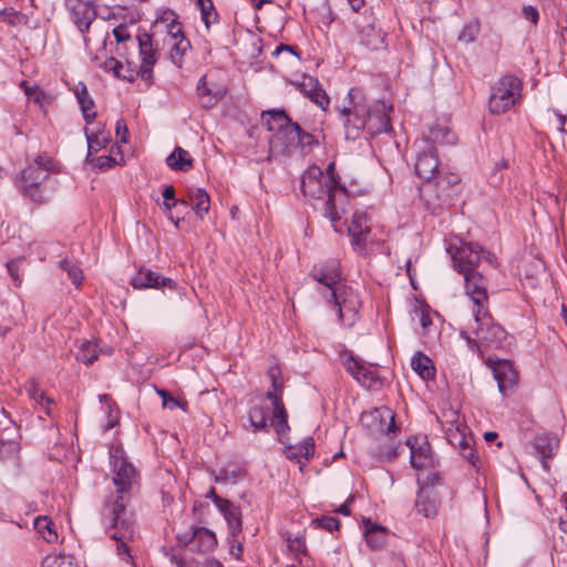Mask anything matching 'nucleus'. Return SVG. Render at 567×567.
Here are the masks:
<instances>
[{
  "mask_svg": "<svg viewBox=\"0 0 567 567\" xmlns=\"http://www.w3.org/2000/svg\"><path fill=\"white\" fill-rule=\"evenodd\" d=\"M416 511L425 517H432L437 513V502L432 497L431 491L423 487L417 493Z\"/></svg>",
  "mask_w": 567,
  "mask_h": 567,
  "instance_id": "58836bf2",
  "label": "nucleus"
},
{
  "mask_svg": "<svg viewBox=\"0 0 567 567\" xmlns=\"http://www.w3.org/2000/svg\"><path fill=\"white\" fill-rule=\"evenodd\" d=\"M417 482L420 488L423 487L424 489L430 491V487H434L436 484H439L440 475L437 472L431 471L424 478L419 476Z\"/></svg>",
  "mask_w": 567,
  "mask_h": 567,
  "instance_id": "bf43d9fd",
  "label": "nucleus"
},
{
  "mask_svg": "<svg viewBox=\"0 0 567 567\" xmlns=\"http://www.w3.org/2000/svg\"><path fill=\"white\" fill-rule=\"evenodd\" d=\"M22 258H17L7 262L8 272L10 274V276L17 285L21 284L20 265L22 264Z\"/></svg>",
  "mask_w": 567,
  "mask_h": 567,
  "instance_id": "4d7b16f0",
  "label": "nucleus"
},
{
  "mask_svg": "<svg viewBox=\"0 0 567 567\" xmlns=\"http://www.w3.org/2000/svg\"><path fill=\"white\" fill-rule=\"evenodd\" d=\"M74 94L76 96L78 103L80 104V109L84 120L87 125H90L96 116L94 111V102L89 94L87 87L83 83H79V85L74 90Z\"/></svg>",
  "mask_w": 567,
  "mask_h": 567,
  "instance_id": "473e14b6",
  "label": "nucleus"
},
{
  "mask_svg": "<svg viewBox=\"0 0 567 567\" xmlns=\"http://www.w3.org/2000/svg\"><path fill=\"white\" fill-rule=\"evenodd\" d=\"M296 87L300 91V93H302L322 110H326L329 106V96L319 85L317 79L309 75H303L301 81L296 83Z\"/></svg>",
  "mask_w": 567,
  "mask_h": 567,
  "instance_id": "5701e85b",
  "label": "nucleus"
},
{
  "mask_svg": "<svg viewBox=\"0 0 567 567\" xmlns=\"http://www.w3.org/2000/svg\"><path fill=\"white\" fill-rule=\"evenodd\" d=\"M357 28L359 29L360 42L372 50H379L383 48L384 44V34L378 29L374 24V18H369L367 23L360 25L357 21H354Z\"/></svg>",
  "mask_w": 567,
  "mask_h": 567,
  "instance_id": "393cba45",
  "label": "nucleus"
},
{
  "mask_svg": "<svg viewBox=\"0 0 567 567\" xmlns=\"http://www.w3.org/2000/svg\"><path fill=\"white\" fill-rule=\"evenodd\" d=\"M466 444L462 445H452L453 447L457 449L462 456L467 460L473 466H476V463L478 461V456L476 455V452L474 451L472 443L473 440L471 436L466 434Z\"/></svg>",
  "mask_w": 567,
  "mask_h": 567,
  "instance_id": "3c124183",
  "label": "nucleus"
},
{
  "mask_svg": "<svg viewBox=\"0 0 567 567\" xmlns=\"http://www.w3.org/2000/svg\"><path fill=\"white\" fill-rule=\"evenodd\" d=\"M362 420L368 426H375V431L383 434H390L395 427L394 413L386 406L364 413Z\"/></svg>",
  "mask_w": 567,
  "mask_h": 567,
  "instance_id": "412c9836",
  "label": "nucleus"
},
{
  "mask_svg": "<svg viewBox=\"0 0 567 567\" xmlns=\"http://www.w3.org/2000/svg\"><path fill=\"white\" fill-rule=\"evenodd\" d=\"M416 316L419 318L420 324L423 329L424 333H430V327L432 326V318L430 311L426 309L416 310Z\"/></svg>",
  "mask_w": 567,
  "mask_h": 567,
  "instance_id": "680f3d73",
  "label": "nucleus"
},
{
  "mask_svg": "<svg viewBox=\"0 0 567 567\" xmlns=\"http://www.w3.org/2000/svg\"><path fill=\"white\" fill-rule=\"evenodd\" d=\"M213 480L218 484H236L241 476V470L237 465H226L218 471H212Z\"/></svg>",
  "mask_w": 567,
  "mask_h": 567,
  "instance_id": "ea45409f",
  "label": "nucleus"
},
{
  "mask_svg": "<svg viewBox=\"0 0 567 567\" xmlns=\"http://www.w3.org/2000/svg\"><path fill=\"white\" fill-rule=\"evenodd\" d=\"M370 231L371 224L369 216L363 212H355L348 227V233L351 237V245L357 252L361 255L367 254Z\"/></svg>",
  "mask_w": 567,
  "mask_h": 567,
  "instance_id": "dca6fc26",
  "label": "nucleus"
},
{
  "mask_svg": "<svg viewBox=\"0 0 567 567\" xmlns=\"http://www.w3.org/2000/svg\"><path fill=\"white\" fill-rule=\"evenodd\" d=\"M494 378L498 383V390L506 394L507 390L517 382V373L508 362H501L493 369Z\"/></svg>",
  "mask_w": 567,
  "mask_h": 567,
  "instance_id": "c756f323",
  "label": "nucleus"
},
{
  "mask_svg": "<svg viewBox=\"0 0 567 567\" xmlns=\"http://www.w3.org/2000/svg\"><path fill=\"white\" fill-rule=\"evenodd\" d=\"M299 124L290 123L286 128L272 135L269 141L270 151L274 154H291L297 148Z\"/></svg>",
  "mask_w": 567,
  "mask_h": 567,
  "instance_id": "6ab92c4d",
  "label": "nucleus"
},
{
  "mask_svg": "<svg viewBox=\"0 0 567 567\" xmlns=\"http://www.w3.org/2000/svg\"><path fill=\"white\" fill-rule=\"evenodd\" d=\"M188 199L193 204V209L196 216L203 219L209 212L210 199L209 195L204 188H193L188 190Z\"/></svg>",
  "mask_w": 567,
  "mask_h": 567,
  "instance_id": "c9c22d12",
  "label": "nucleus"
},
{
  "mask_svg": "<svg viewBox=\"0 0 567 567\" xmlns=\"http://www.w3.org/2000/svg\"><path fill=\"white\" fill-rule=\"evenodd\" d=\"M287 548L300 561V557L306 554V542L302 537L287 538Z\"/></svg>",
  "mask_w": 567,
  "mask_h": 567,
  "instance_id": "864d4df0",
  "label": "nucleus"
},
{
  "mask_svg": "<svg viewBox=\"0 0 567 567\" xmlns=\"http://www.w3.org/2000/svg\"><path fill=\"white\" fill-rule=\"evenodd\" d=\"M334 306L338 307L339 318L346 326H352L361 308L359 293L350 287L334 288L331 292Z\"/></svg>",
  "mask_w": 567,
  "mask_h": 567,
  "instance_id": "9b49d317",
  "label": "nucleus"
},
{
  "mask_svg": "<svg viewBox=\"0 0 567 567\" xmlns=\"http://www.w3.org/2000/svg\"><path fill=\"white\" fill-rule=\"evenodd\" d=\"M312 525L316 528H323L328 532H333L339 528V520L333 516H322L312 519Z\"/></svg>",
  "mask_w": 567,
  "mask_h": 567,
  "instance_id": "6e6d98bb",
  "label": "nucleus"
},
{
  "mask_svg": "<svg viewBox=\"0 0 567 567\" xmlns=\"http://www.w3.org/2000/svg\"><path fill=\"white\" fill-rule=\"evenodd\" d=\"M340 360L347 372L362 386L372 389L380 385L379 375L372 364L353 357L349 351H342Z\"/></svg>",
  "mask_w": 567,
  "mask_h": 567,
  "instance_id": "9d476101",
  "label": "nucleus"
},
{
  "mask_svg": "<svg viewBox=\"0 0 567 567\" xmlns=\"http://www.w3.org/2000/svg\"><path fill=\"white\" fill-rule=\"evenodd\" d=\"M420 140H427L430 144L452 145L456 143V134L449 128L445 124H434L429 126L427 131L423 133Z\"/></svg>",
  "mask_w": 567,
  "mask_h": 567,
  "instance_id": "bb28decb",
  "label": "nucleus"
},
{
  "mask_svg": "<svg viewBox=\"0 0 567 567\" xmlns=\"http://www.w3.org/2000/svg\"><path fill=\"white\" fill-rule=\"evenodd\" d=\"M262 121L268 131L274 132V134L279 133L290 123H292L289 116L282 110H269L264 112Z\"/></svg>",
  "mask_w": 567,
  "mask_h": 567,
  "instance_id": "f704fd0d",
  "label": "nucleus"
},
{
  "mask_svg": "<svg viewBox=\"0 0 567 567\" xmlns=\"http://www.w3.org/2000/svg\"><path fill=\"white\" fill-rule=\"evenodd\" d=\"M228 540L230 554H233L237 559H239L244 551L241 542L238 539V536H229Z\"/></svg>",
  "mask_w": 567,
  "mask_h": 567,
  "instance_id": "338daca9",
  "label": "nucleus"
},
{
  "mask_svg": "<svg viewBox=\"0 0 567 567\" xmlns=\"http://www.w3.org/2000/svg\"><path fill=\"white\" fill-rule=\"evenodd\" d=\"M406 444L411 450L410 462L413 468L422 471L433 467L434 461L427 442H423V444L417 447L411 443V440H408Z\"/></svg>",
  "mask_w": 567,
  "mask_h": 567,
  "instance_id": "cd10ccee",
  "label": "nucleus"
},
{
  "mask_svg": "<svg viewBox=\"0 0 567 567\" xmlns=\"http://www.w3.org/2000/svg\"><path fill=\"white\" fill-rule=\"evenodd\" d=\"M178 542L190 545V549L198 553H208L217 545L216 535L206 527H192L188 533L178 536Z\"/></svg>",
  "mask_w": 567,
  "mask_h": 567,
  "instance_id": "a211bd4d",
  "label": "nucleus"
},
{
  "mask_svg": "<svg viewBox=\"0 0 567 567\" xmlns=\"http://www.w3.org/2000/svg\"><path fill=\"white\" fill-rule=\"evenodd\" d=\"M43 567H79L72 556L50 554L43 559Z\"/></svg>",
  "mask_w": 567,
  "mask_h": 567,
  "instance_id": "49530a36",
  "label": "nucleus"
},
{
  "mask_svg": "<svg viewBox=\"0 0 567 567\" xmlns=\"http://www.w3.org/2000/svg\"><path fill=\"white\" fill-rule=\"evenodd\" d=\"M164 44L168 48L172 62L177 68H182L183 58L190 49V42L184 37L178 22L173 21L167 25V34L164 39Z\"/></svg>",
  "mask_w": 567,
  "mask_h": 567,
  "instance_id": "4468645a",
  "label": "nucleus"
},
{
  "mask_svg": "<svg viewBox=\"0 0 567 567\" xmlns=\"http://www.w3.org/2000/svg\"><path fill=\"white\" fill-rule=\"evenodd\" d=\"M24 389L29 399L37 406H40L47 415L51 416L55 402L45 395V393L40 389L39 384L34 380H30L25 383Z\"/></svg>",
  "mask_w": 567,
  "mask_h": 567,
  "instance_id": "7c9ffc66",
  "label": "nucleus"
},
{
  "mask_svg": "<svg viewBox=\"0 0 567 567\" xmlns=\"http://www.w3.org/2000/svg\"><path fill=\"white\" fill-rule=\"evenodd\" d=\"M34 528L47 543H55L58 533L53 522L47 516H39L34 519Z\"/></svg>",
  "mask_w": 567,
  "mask_h": 567,
  "instance_id": "79ce46f5",
  "label": "nucleus"
},
{
  "mask_svg": "<svg viewBox=\"0 0 567 567\" xmlns=\"http://www.w3.org/2000/svg\"><path fill=\"white\" fill-rule=\"evenodd\" d=\"M197 8L200 11V17L206 28L209 29L212 23L218 21V14L215 11L214 3L212 0H194Z\"/></svg>",
  "mask_w": 567,
  "mask_h": 567,
  "instance_id": "c03bdc74",
  "label": "nucleus"
},
{
  "mask_svg": "<svg viewBox=\"0 0 567 567\" xmlns=\"http://www.w3.org/2000/svg\"><path fill=\"white\" fill-rule=\"evenodd\" d=\"M60 266L68 274V277L71 279L74 286H81L84 276L82 269L76 264L69 259H63L60 261Z\"/></svg>",
  "mask_w": 567,
  "mask_h": 567,
  "instance_id": "de8ad7c7",
  "label": "nucleus"
},
{
  "mask_svg": "<svg viewBox=\"0 0 567 567\" xmlns=\"http://www.w3.org/2000/svg\"><path fill=\"white\" fill-rule=\"evenodd\" d=\"M115 135L120 138V142L126 144L128 142V128L123 118H120L115 123Z\"/></svg>",
  "mask_w": 567,
  "mask_h": 567,
  "instance_id": "e2e57ef3",
  "label": "nucleus"
},
{
  "mask_svg": "<svg viewBox=\"0 0 567 567\" xmlns=\"http://www.w3.org/2000/svg\"><path fill=\"white\" fill-rule=\"evenodd\" d=\"M415 151V174L423 181L430 182L439 172V157L435 146L427 140H416L414 142Z\"/></svg>",
  "mask_w": 567,
  "mask_h": 567,
  "instance_id": "1a4fd4ad",
  "label": "nucleus"
},
{
  "mask_svg": "<svg viewBox=\"0 0 567 567\" xmlns=\"http://www.w3.org/2000/svg\"><path fill=\"white\" fill-rule=\"evenodd\" d=\"M87 163L92 164L94 167L100 169H107L112 166L120 164L123 162L122 153L120 152V146H112L110 155H102L94 157L91 156V159H86Z\"/></svg>",
  "mask_w": 567,
  "mask_h": 567,
  "instance_id": "a19ab883",
  "label": "nucleus"
},
{
  "mask_svg": "<svg viewBox=\"0 0 567 567\" xmlns=\"http://www.w3.org/2000/svg\"><path fill=\"white\" fill-rule=\"evenodd\" d=\"M65 7L76 29L82 34L86 33L96 18L93 0H65Z\"/></svg>",
  "mask_w": 567,
  "mask_h": 567,
  "instance_id": "ddd939ff",
  "label": "nucleus"
},
{
  "mask_svg": "<svg viewBox=\"0 0 567 567\" xmlns=\"http://www.w3.org/2000/svg\"><path fill=\"white\" fill-rule=\"evenodd\" d=\"M464 277L465 292L473 302V310L488 308L486 281L478 271L462 274Z\"/></svg>",
  "mask_w": 567,
  "mask_h": 567,
  "instance_id": "f3484780",
  "label": "nucleus"
},
{
  "mask_svg": "<svg viewBox=\"0 0 567 567\" xmlns=\"http://www.w3.org/2000/svg\"><path fill=\"white\" fill-rule=\"evenodd\" d=\"M136 39L141 59L138 74L143 81L151 83L153 79V68L157 62L158 53L153 45L151 34L147 32L138 33Z\"/></svg>",
  "mask_w": 567,
  "mask_h": 567,
  "instance_id": "2eb2a0df",
  "label": "nucleus"
},
{
  "mask_svg": "<svg viewBox=\"0 0 567 567\" xmlns=\"http://www.w3.org/2000/svg\"><path fill=\"white\" fill-rule=\"evenodd\" d=\"M76 359L85 364H92L97 359L95 346L89 341L83 342Z\"/></svg>",
  "mask_w": 567,
  "mask_h": 567,
  "instance_id": "09e8293b",
  "label": "nucleus"
},
{
  "mask_svg": "<svg viewBox=\"0 0 567 567\" xmlns=\"http://www.w3.org/2000/svg\"><path fill=\"white\" fill-rule=\"evenodd\" d=\"M271 378L274 391L267 393L269 402L261 400L254 403L248 411V421L255 431L265 430L271 424L280 435L289 429L287 421L288 415L281 399L277 394V390L281 384L278 383L274 374Z\"/></svg>",
  "mask_w": 567,
  "mask_h": 567,
  "instance_id": "20e7f679",
  "label": "nucleus"
},
{
  "mask_svg": "<svg viewBox=\"0 0 567 567\" xmlns=\"http://www.w3.org/2000/svg\"><path fill=\"white\" fill-rule=\"evenodd\" d=\"M411 367L423 380H430L435 375V367L432 360L422 352H416L412 357Z\"/></svg>",
  "mask_w": 567,
  "mask_h": 567,
  "instance_id": "4c0bfd02",
  "label": "nucleus"
},
{
  "mask_svg": "<svg viewBox=\"0 0 567 567\" xmlns=\"http://www.w3.org/2000/svg\"><path fill=\"white\" fill-rule=\"evenodd\" d=\"M217 509L227 523L228 535L239 536L243 530V517L239 506L227 499Z\"/></svg>",
  "mask_w": 567,
  "mask_h": 567,
  "instance_id": "a878e982",
  "label": "nucleus"
},
{
  "mask_svg": "<svg viewBox=\"0 0 567 567\" xmlns=\"http://www.w3.org/2000/svg\"><path fill=\"white\" fill-rule=\"evenodd\" d=\"M166 164L173 171L188 172L193 168L194 159L188 151L176 146L166 157Z\"/></svg>",
  "mask_w": 567,
  "mask_h": 567,
  "instance_id": "2f4dec72",
  "label": "nucleus"
},
{
  "mask_svg": "<svg viewBox=\"0 0 567 567\" xmlns=\"http://www.w3.org/2000/svg\"><path fill=\"white\" fill-rule=\"evenodd\" d=\"M131 285L136 289H146V288H168L176 289V282L168 278L161 276L151 269L141 268L131 279Z\"/></svg>",
  "mask_w": 567,
  "mask_h": 567,
  "instance_id": "aec40b11",
  "label": "nucleus"
},
{
  "mask_svg": "<svg viewBox=\"0 0 567 567\" xmlns=\"http://www.w3.org/2000/svg\"><path fill=\"white\" fill-rule=\"evenodd\" d=\"M49 164L48 157L38 156L14 179L17 188L34 203H44L48 198L44 182L50 175Z\"/></svg>",
  "mask_w": 567,
  "mask_h": 567,
  "instance_id": "423d86ee",
  "label": "nucleus"
},
{
  "mask_svg": "<svg viewBox=\"0 0 567 567\" xmlns=\"http://www.w3.org/2000/svg\"><path fill=\"white\" fill-rule=\"evenodd\" d=\"M157 393L162 398L163 408L169 409V410L181 408L184 411L186 410L187 403L182 402V401L177 400L176 398L172 396L167 391L158 390Z\"/></svg>",
  "mask_w": 567,
  "mask_h": 567,
  "instance_id": "5fc2aeb1",
  "label": "nucleus"
},
{
  "mask_svg": "<svg viewBox=\"0 0 567 567\" xmlns=\"http://www.w3.org/2000/svg\"><path fill=\"white\" fill-rule=\"evenodd\" d=\"M205 496L206 498L212 499L216 507H219L224 502L227 501V498L218 496L214 487H210Z\"/></svg>",
  "mask_w": 567,
  "mask_h": 567,
  "instance_id": "774afa93",
  "label": "nucleus"
},
{
  "mask_svg": "<svg viewBox=\"0 0 567 567\" xmlns=\"http://www.w3.org/2000/svg\"><path fill=\"white\" fill-rule=\"evenodd\" d=\"M522 96V81L514 75H503L491 87L488 111L503 114L511 110Z\"/></svg>",
  "mask_w": 567,
  "mask_h": 567,
  "instance_id": "0eeeda50",
  "label": "nucleus"
},
{
  "mask_svg": "<svg viewBox=\"0 0 567 567\" xmlns=\"http://www.w3.org/2000/svg\"><path fill=\"white\" fill-rule=\"evenodd\" d=\"M474 324L471 331L475 336L472 338L467 331H462L461 336L472 349H478L480 343L489 348H499L506 340V331L496 323L488 312V308L483 310H473Z\"/></svg>",
  "mask_w": 567,
  "mask_h": 567,
  "instance_id": "39448f33",
  "label": "nucleus"
},
{
  "mask_svg": "<svg viewBox=\"0 0 567 567\" xmlns=\"http://www.w3.org/2000/svg\"><path fill=\"white\" fill-rule=\"evenodd\" d=\"M451 256L454 268L460 274L476 271L475 268L481 260L492 264V255L475 243H461L460 246L451 247Z\"/></svg>",
  "mask_w": 567,
  "mask_h": 567,
  "instance_id": "6e6552de",
  "label": "nucleus"
},
{
  "mask_svg": "<svg viewBox=\"0 0 567 567\" xmlns=\"http://www.w3.org/2000/svg\"><path fill=\"white\" fill-rule=\"evenodd\" d=\"M312 276L315 280L326 286L331 292L334 290V288L344 286L340 284L341 272L339 269V264L336 260L315 266Z\"/></svg>",
  "mask_w": 567,
  "mask_h": 567,
  "instance_id": "4be33fe9",
  "label": "nucleus"
},
{
  "mask_svg": "<svg viewBox=\"0 0 567 567\" xmlns=\"http://www.w3.org/2000/svg\"><path fill=\"white\" fill-rule=\"evenodd\" d=\"M113 34L115 40L118 43H124L128 40H131V33L128 31V28L124 24H120L113 29Z\"/></svg>",
  "mask_w": 567,
  "mask_h": 567,
  "instance_id": "0e129e2a",
  "label": "nucleus"
},
{
  "mask_svg": "<svg viewBox=\"0 0 567 567\" xmlns=\"http://www.w3.org/2000/svg\"><path fill=\"white\" fill-rule=\"evenodd\" d=\"M364 537L368 546L375 550L383 546L386 539V530L384 527L373 524L370 519H364Z\"/></svg>",
  "mask_w": 567,
  "mask_h": 567,
  "instance_id": "72a5a7b5",
  "label": "nucleus"
},
{
  "mask_svg": "<svg viewBox=\"0 0 567 567\" xmlns=\"http://www.w3.org/2000/svg\"><path fill=\"white\" fill-rule=\"evenodd\" d=\"M196 92L199 99V103L205 109L214 106L224 94L223 90L213 91L210 87H208L206 76H202L199 79Z\"/></svg>",
  "mask_w": 567,
  "mask_h": 567,
  "instance_id": "e433bc0d",
  "label": "nucleus"
},
{
  "mask_svg": "<svg viewBox=\"0 0 567 567\" xmlns=\"http://www.w3.org/2000/svg\"><path fill=\"white\" fill-rule=\"evenodd\" d=\"M315 453V442L311 437H306L298 445L289 449L288 456L290 458H296L300 462V458H305L308 461Z\"/></svg>",
  "mask_w": 567,
  "mask_h": 567,
  "instance_id": "37998d69",
  "label": "nucleus"
},
{
  "mask_svg": "<svg viewBox=\"0 0 567 567\" xmlns=\"http://www.w3.org/2000/svg\"><path fill=\"white\" fill-rule=\"evenodd\" d=\"M23 86H24L25 95L29 99L33 100L35 103L42 104L45 101L47 95H45V93L42 90H40V89H38L35 86L34 87H30V86H27L24 84H23Z\"/></svg>",
  "mask_w": 567,
  "mask_h": 567,
  "instance_id": "052dcab7",
  "label": "nucleus"
},
{
  "mask_svg": "<svg viewBox=\"0 0 567 567\" xmlns=\"http://www.w3.org/2000/svg\"><path fill=\"white\" fill-rule=\"evenodd\" d=\"M84 134L87 143L86 159H91L92 155L96 154L102 148H105L111 142L110 132L101 124L96 127L86 126L84 128Z\"/></svg>",
  "mask_w": 567,
  "mask_h": 567,
  "instance_id": "b1692460",
  "label": "nucleus"
},
{
  "mask_svg": "<svg viewBox=\"0 0 567 567\" xmlns=\"http://www.w3.org/2000/svg\"><path fill=\"white\" fill-rule=\"evenodd\" d=\"M0 22L9 25H21L27 23V17L20 11L9 7L0 10Z\"/></svg>",
  "mask_w": 567,
  "mask_h": 567,
  "instance_id": "a18cd8bd",
  "label": "nucleus"
},
{
  "mask_svg": "<svg viewBox=\"0 0 567 567\" xmlns=\"http://www.w3.org/2000/svg\"><path fill=\"white\" fill-rule=\"evenodd\" d=\"M103 68L105 71H109V72H113V74L116 76V78H122L121 75V69L123 68L122 63L120 61H117L116 59L114 58H110L107 59L104 64H103Z\"/></svg>",
  "mask_w": 567,
  "mask_h": 567,
  "instance_id": "69168bd1",
  "label": "nucleus"
},
{
  "mask_svg": "<svg viewBox=\"0 0 567 567\" xmlns=\"http://www.w3.org/2000/svg\"><path fill=\"white\" fill-rule=\"evenodd\" d=\"M348 99L349 105L340 110L347 140L358 138L363 131L377 135L391 130L389 112L392 109L384 102L375 101L368 104L367 97L359 89H351Z\"/></svg>",
  "mask_w": 567,
  "mask_h": 567,
  "instance_id": "7ed1b4c3",
  "label": "nucleus"
},
{
  "mask_svg": "<svg viewBox=\"0 0 567 567\" xmlns=\"http://www.w3.org/2000/svg\"><path fill=\"white\" fill-rule=\"evenodd\" d=\"M332 164L328 171L323 172L318 166H310L301 177V190L311 205L322 212L328 218L336 231L337 223L342 218L347 210L348 194L341 187L331 174Z\"/></svg>",
  "mask_w": 567,
  "mask_h": 567,
  "instance_id": "f03ea898",
  "label": "nucleus"
},
{
  "mask_svg": "<svg viewBox=\"0 0 567 567\" xmlns=\"http://www.w3.org/2000/svg\"><path fill=\"white\" fill-rule=\"evenodd\" d=\"M110 465L113 483L116 486V496H112L105 504L102 516L109 536L116 542V551L126 561L133 563L128 543L136 537L134 518L127 509L130 489L137 481V472L127 460L120 446H111Z\"/></svg>",
  "mask_w": 567,
  "mask_h": 567,
  "instance_id": "f257e3e1",
  "label": "nucleus"
},
{
  "mask_svg": "<svg viewBox=\"0 0 567 567\" xmlns=\"http://www.w3.org/2000/svg\"><path fill=\"white\" fill-rule=\"evenodd\" d=\"M480 33V23L477 21H472L464 25L462 31L458 34V40L464 43L473 42Z\"/></svg>",
  "mask_w": 567,
  "mask_h": 567,
  "instance_id": "603ef678",
  "label": "nucleus"
},
{
  "mask_svg": "<svg viewBox=\"0 0 567 567\" xmlns=\"http://www.w3.org/2000/svg\"><path fill=\"white\" fill-rule=\"evenodd\" d=\"M522 17L529 21L533 25H536L539 20V12L536 7L532 4H525L522 7Z\"/></svg>",
  "mask_w": 567,
  "mask_h": 567,
  "instance_id": "13d9d810",
  "label": "nucleus"
},
{
  "mask_svg": "<svg viewBox=\"0 0 567 567\" xmlns=\"http://www.w3.org/2000/svg\"><path fill=\"white\" fill-rule=\"evenodd\" d=\"M317 144H318L317 138L312 134L305 132L299 126L297 147L300 148L302 153H309L312 151L313 146Z\"/></svg>",
  "mask_w": 567,
  "mask_h": 567,
  "instance_id": "8fccbe9b",
  "label": "nucleus"
},
{
  "mask_svg": "<svg viewBox=\"0 0 567 567\" xmlns=\"http://www.w3.org/2000/svg\"><path fill=\"white\" fill-rule=\"evenodd\" d=\"M534 447L543 461L544 467H546L545 460L551 457L559 447V439L550 433L537 435L534 439Z\"/></svg>",
  "mask_w": 567,
  "mask_h": 567,
  "instance_id": "c85d7f7f",
  "label": "nucleus"
},
{
  "mask_svg": "<svg viewBox=\"0 0 567 567\" xmlns=\"http://www.w3.org/2000/svg\"><path fill=\"white\" fill-rule=\"evenodd\" d=\"M445 432V437L451 445L466 444L467 427L463 417L456 410L447 409L442 411L437 417Z\"/></svg>",
  "mask_w": 567,
  "mask_h": 567,
  "instance_id": "f8f14e48",
  "label": "nucleus"
}]
</instances>
